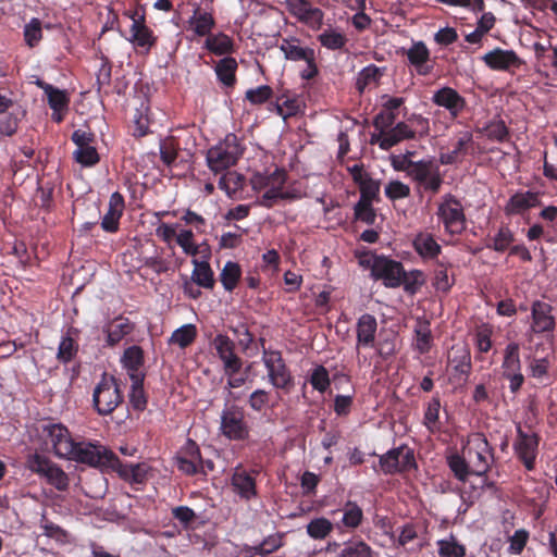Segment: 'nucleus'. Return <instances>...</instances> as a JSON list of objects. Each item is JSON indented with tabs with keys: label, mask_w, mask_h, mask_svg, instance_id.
Returning <instances> with one entry per match:
<instances>
[{
	"label": "nucleus",
	"mask_w": 557,
	"mask_h": 557,
	"mask_svg": "<svg viewBox=\"0 0 557 557\" xmlns=\"http://www.w3.org/2000/svg\"><path fill=\"white\" fill-rule=\"evenodd\" d=\"M287 172L275 169L272 173H255L250 178L255 191H263L257 203L271 209L282 201L293 202L306 196V191L298 181L287 183Z\"/></svg>",
	"instance_id": "f257e3e1"
},
{
	"label": "nucleus",
	"mask_w": 557,
	"mask_h": 557,
	"mask_svg": "<svg viewBox=\"0 0 557 557\" xmlns=\"http://www.w3.org/2000/svg\"><path fill=\"white\" fill-rule=\"evenodd\" d=\"M242 147L235 134H228L224 140L211 147L207 152V164L214 173L223 172L235 165L242 157Z\"/></svg>",
	"instance_id": "f03ea898"
},
{
	"label": "nucleus",
	"mask_w": 557,
	"mask_h": 557,
	"mask_svg": "<svg viewBox=\"0 0 557 557\" xmlns=\"http://www.w3.org/2000/svg\"><path fill=\"white\" fill-rule=\"evenodd\" d=\"M25 466L29 471L44 479L47 484L53 486L55 490L65 492L69 488V475L49 457L38 453L29 454L26 458Z\"/></svg>",
	"instance_id": "7ed1b4c3"
},
{
	"label": "nucleus",
	"mask_w": 557,
	"mask_h": 557,
	"mask_svg": "<svg viewBox=\"0 0 557 557\" xmlns=\"http://www.w3.org/2000/svg\"><path fill=\"white\" fill-rule=\"evenodd\" d=\"M468 445L463 448V454L473 470V475L485 476L494 462V448L481 432L471 434L468 438Z\"/></svg>",
	"instance_id": "20e7f679"
},
{
	"label": "nucleus",
	"mask_w": 557,
	"mask_h": 557,
	"mask_svg": "<svg viewBox=\"0 0 557 557\" xmlns=\"http://www.w3.org/2000/svg\"><path fill=\"white\" fill-rule=\"evenodd\" d=\"M436 215L443 224L447 234L455 236L460 235L467 227V219L461 201L453 194L442 196Z\"/></svg>",
	"instance_id": "39448f33"
},
{
	"label": "nucleus",
	"mask_w": 557,
	"mask_h": 557,
	"mask_svg": "<svg viewBox=\"0 0 557 557\" xmlns=\"http://www.w3.org/2000/svg\"><path fill=\"white\" fill-rule=\"evenodd\" d=\"M123 401L117 380L103 373L92 393L94 408L100 416L111 414Z\"/></svg>",
	"instance_id": "423d86ee"
},
{
	"label": "nucleus",
	"mask_w": 557,
	"mask_h": 557,
	"mask_svg": "<svg viewBox=\"0 0 557 557\" xmlns=\"http://www.w3.org/2000/svg\"><path fill=\"white\" fill-rule=\"evenodd\" d=\"M379 467L380 469L373 467V470L385 475H395L417 470L418 463L413 449L403 444L381 455L379 457Z\"/></svg>",
	"instance_id": "0eeeda50"
},
{
	"label": "nucleus",
	"mask_w": 557,
	"mask_h": 557,
	"mask_svg": "<svg viewBox=\"0 0 557 557\" xmlns=\"http://www.w3.org/2000/svg\"><path fill=\"white\" fill-rule=\"evenodd\" d=\"M220 418V432L224 437L237 442L249 437L250 426L243 407L236 404L225 405Z\"/></svg>",
	"instance_id": "6e6552de"
},
{
	"label": "nucleus",
	"mask_w": 557,
	"mask_h": 557,
	"mask_svg": "<svg viewBox=\"0 0 557 557\" xmlns=\"http://www.w3.org/2000/svg\"><path fill=\"white\" fill-rule=\"evenodd\" d=\"M116 455L99 443L76 442L69 460L85 463L90 467H113Z\"/></svg>",
	"instance_id": "1a4fd4ad"
},
{
	"label": "nucleus",
	"mask_w": 557,
	"mask_h": 557,
	"mask_svg": "<svg viewBox=\"0 0 557 557\" xmlns=\"http://www.w3.org/2000/svg\"><path fill=\"white\" fill-rule=\"evenodd\" d=\"M262 361L272 386L286 393L290 392L294 386V376L283 359L282 352L263 347Z\"/></svg>",
	"instance_id": "9d476101"
},
{
	"label": "nucleus",
	"mask_w": 557,
	"mask_h": 557,
	"mask_svg": "<svg viewBox=\"0 0 557 557\" xmlns=\"http://www.w3.org/2000/svg\"><path fill=\"white\" fill-rule=\"evenodd\" d=\"M403 265L400 261L375 255L370 264L371 276L375 281H382L387 288H398L401 286Z\"/></svg>",
	"instance_id": "9b49d317"
},
{
	"label": "nucleus",
	"mask_w": 557,
	"mask_h": 557,
	"mask_svg": "<svg viewBox=\"0 0 557 557\" xmlns=\"http://www.w3.org/2000/svg\"><path fill=\"white\" fill-rule=\"evenodd\" d=\"M540 435L535 432L524 431L520 424H517V437L512 448L517 458L522 462L528 471L535 469V460L539 454Z\"/></svg>",
	"instance_id": "f8f14e48"
},
{
	"label": "nucleus",
	"mask_w": 557,
	"mask_h": 557,
	"mask_svg": "<svg viewBox=\"0 0 557 557\" xmlns=\"http://www.w3.org/2000/svg\"><path fill=\"white\" fill-rule=\"evenodd\" d=\"M125 14L133 22L129 29V41L134 45V47L143 49L144 53H149L150 50L157 45L158 37L146 24L145 10L143 9L141 12H139V10H135L134 12H127Z\"/></svg>",
	"instance_id": "ddd939ff"
},
{
	"label": "nucleus",
	"mask_w": 557,
	"mask_h": 557,
	"mask_svg": "<svg viewBox=\"0 0 557 557\" xmlns=\"http://www.w3.org/2000/svg\"><path fill=\"white\" fill-rule=\"evenodd\" d=\"M553 306L542 300H534L531 305L530 332L534 335L553 337L556 329V319L553 315Z\"/></svg>",
	"instance_id": "4468645a"
},
{
	"label": "nucleus",
	"mask_w": 557,
	"mask_h": 557,
	"mask_svg": "<svg viewBox=\"0 0 557 557\" xmlns=\"http://www.w3.org/2000/svg\"><path fill=\"white\" fill-rule=\"evenodd\" d=\"M174 460L180 472L188 476L197 475L202 465V456L198 444L188 438L176 453Z\"/></svg>",
	"instance_id": "2eb2a0df"
},
{
	"label": "nucleus",
	"mask_w": 557,
	"mask_h": 557,
	"mask_svg": "<svg viewBox=\"0 0 557 557\" xmlns=\"http://www.w3.org/2000/svg\"><path fill=\"white\" fill-rule=\"evenodd\" d=\"M42 431L50 441L54 455L67 459L76 444L69 429L62 423H49L44 425Z\"/></svg>",
	"instance_id": "dca6fc26"
},
{
	"label": "nucleus",
	"mask_w": 557,
	"mask_h": 557,
	"mask_svg": "<svg viewBox=\"0 0 557 557\" xmlns=\"http://www.w3.org/2000/svg\"><path fill=\"white\" fill-rule=\"evenodd\" d=\"M286 9L300 23L313 30L321 28L324 13L320 8L312 7L309 0H286Z\"/></svg>",
	"instance_id": "f3484780"
},
{
	"label": "nucleus",
	"mask_w": 557,
	"mask_h": 557,
	"mask_svg": "<svg viewBox=\"0 0 557 557\" xmlns=\"http://www.w3.org/2000/svg\"><path fill=\"white\" fill-rule=\"evenodd\" d=\"M388 111L386 113H380L374 119V126L380 131L379 135H373L372 143L377 144L383 150H388L399 141L400 137L394 132L392 125L394 124V115L389 109H398L399 107H386Z\"/></svg>",
	"instance_id": "a211bd4d"
},
{
	"label": "nucleus",
	"mask_w": 557,
	"mask_h": 557,
	"mask_svg": "<svg viewBox=\"0 0 557 557\" xmlns=\"http://www.w3.org/2000/svg\"><path fill=\"white\" fill-rule=\"evenodd\" d=\"M448 363L453 367L451 382L466 383L472 369L471 354L467 345H454L448 355Z\"/></svg>",
	"instance_id": "6ab92c4d"
},
{
	"label": "nucleus",
	"mask_w": 557,
	"mask_h": 557,
	"mask_svg": "<svg viewBox=\"0 0 557 557\" xmlns=\"http://www.w3.org/2000/svg\"><path fill=\"white\" fill-rule=\"evenodd\" d=\"M112 470L115 471L123 481L132 485H145L152 475V468L148 463H125L122 462L117 456L114 459Z\"/></svg>",
	"instance_id": "aec40b11"
},
{
	"label": "nucleus",
	"mask_w": 557,
	"mask_h": 557,
	"mask_svg": "<svg viewBox=\"0 0 557 557\" xmlns=\"http://www.w3.org/2000/svg\"><path fill=\"white\" fill-rule=\"evenodd\" d=\"M485 65L493 71L513 72L523 64L513 50L495 48L482 57Z\"/></svg>",
	"instance_id": "412c9836"
},
{
	"label": "nucleus",
	"mask_w": 557,
	"mask_h": 557,
	"mask_svg": "<svg viewBox=\"0 0 557 557\" xmlns=\"http://www.w3.org/2000/svg\"><path fill=\"white\" fill-rule=\"evenodd\" d=\"M257 471H247L243 466H237L231 476V485L242 499L251 500L258 496L256 476Z\"/></svg>",
	"instance_id": "4be33fe9"
},
{
	"label": "nucleus",
	"mask_w": 557,
	"mask_h": 557,
	"mask_svg": "<svg viewBox=\"0 0 557 557\" xmlns=\"http://www.w3.org/2000/svg\"><path fill=\"white\" fill-rule=\"evenodd\" d=\"M377 332L376 318L370 313L361 314L356 323V351L358 356L362 348H374Z\"/></svg>",
	"instance_id": "5701e85b"
},
{
	"label": "nucleus",
	"mask_w": 557,
	"mask_h": 557,
	"mask_svg": "<svg viewBox=\"0 0 557 557\" xmlns=\"http://www.w3.org/2000/svg\"><path fill=\"white\" fill-rule=\"evenodd\" d=\"M125 209V200L121 193L114 191L109 199L108 210L101 219V228L114 234L120 230V220Z\"/></svg>",
	"instance_id": "b1692460"
},
{
	"label": "nucleus",
	"mask_w": 557,
	"mask_h": 557,
	"mask_svg": "<svg viewBox=\"0 0 557 557\" xmlns=\"http://www.w3.org/2000/svg\"><path fill=\"white\" fill-rule=\"evenodd\" d=\"M211 344L223 363V369L226 368L230 372H233L243 361L235 352V343L226 334L215 335Z\"/></svg>",
	"instance_id": "393cba45"
},
{
	"label": "nucleus",
	"mask_w": 557,
	"mask_h": 557,
	"mask_svg": "<svg viewBox=\"0 0 557 557\" xmlns=\"http://www.w3.org/2000/svg\"><path fill=\"white\" fill-rule=\"evenodd\" d=\"M542 205L540 194L532 190L513 194L505 206L506 215L522 214L531 208Z\"/></svg>",
	"instance_id": "a878e982"
},
{
	"label": "nucleus",
	"mask_w": 557,
	"mask_h": 557,
	"mask_svg": "<svg viewBox=\"0 0 557 557\" xmlns=\"http://www.w3.org/2000/svg\"><path fill=\"white\" fill-rule=\"evenodd\" d=\"M121 363L131 380H134V376L137 379L146 377V373L141 370L145 363V354L140 346L127 347L121 357Z\"/></svg>",
	"instance_id": "bb28decb"
},
{
	"label": "nucleus",
	"mask_w": 557,
	"mask_h": 557,
	"mask_svg": "<svg viewBox=\"0 0 557 557\" xmlns=\"http://www.w3.org/2000/svg\"><path fill=\"white\" fill-rule=\"evenodd\" d=\"M406 55L419 75L425 76L433 71V64L430 63V50L423 41L413 42Z\"/></svg>",
	"instance_id": "cd10ccee"
},
{
	"label": "nucleus",
	"mask_w": 557,
	"mask_h": 557,
	"mask_svg": "<svg viewBox=\"0 0 557 557\" xmlns=\"http://www.w3.org/2000/svg\"><path fill=\"white\" fill-rule=\"evenodd\" d=\"M412 247L424 261L436 260L442 253L441 245L434 235L428 232L418 233L412 240Z\"/></svg>",
	"instance_id": "c85d7f7f"
},
{
	"label": "nucleus",
	"mask_w": 557,
	"mask_h": 557,
	"mask_svg": "<svg viewBox=\"0 0 557 557\" xmlns=\"http://www.w3.org/2000/svg\"><path fill=\"white\" fill-rule=\"evenodd\" d=\"M156 123V113L151 107H136L132 119V135L141 138L152 133L151 126Z\"/></svg>",
	"instance_id": "c756f323"
},
{
	"label": "nucleus",
	"mask_w": 557,
	"mask_h": 557,
	"mask_svg": "<svg viewBox=\"0 0 557 557\" xmlns=\"http://www.w3.org/2000/svg\"><path fill=\"white\" fill-rule=\"evenodd\" d=\"M278 48L283 52L284 58L293 62L306 61L315 53L312 48L302 47L301 40L295 36L282 38Z\"/></svg>",
	"instance_id": "7c9ffc66"
},
{
	"label": "nucleus",
	"mask_w": 557,
	"mask_h": 557,
	"mask_svg": "<svg viewBox=\"0 0 557 557\" xmlns=\"http://www.w3.org/2000/svg\"><path fill=\"white\" fill-rule=\"evenodd\" d=\"M135 329V324L127 318L117 317L106 330L107 344L110 347L117 345L125 336L129 335Z\"/></svg>",
	"instance_id": "2f4dec72"
},
{
	"label": "nucleus",
	"mask_w": 557,
	"mask_h": 557,
	"mask_svg": "<svg viewBox=\"0 0 557 557\" xmlns=\"http://www.w3.org/2000/svg\"><path fill=\"white\" fill-rule=\"evenodd\" d=\"M78 334V331L74 327L67 330V332L62 336L59 347L57 359L61 363L71 362L78 352V343L74 338L75 335Z\"/></svg>",
	"instance_id": "473e14b6"
},
{
	"label": "nucleus",
	"mask_w": 557,
	"mask_h": 557,
	"mask_svg": "<svg viewBox=\"0 0 557 557\" xmlns=\"http://www.w3.org/2000/svg\"><path fill=\"white\" fill-rule=\"evenodd\" d=\"M237 69V61L233 57H224L219 60L214 66L219 82L225 87H233L236 84Z\"/></svg>",
	"instance_id": "72a5a7b5"
},
{
	"label": "nucleus",
	"mask_w": 557,
	"mask_h": 557,
	"mask_svg": "<svg viewBox=\"0 0 557 557\" xmlns=\"http://www.w3.org/2000/svg\"><path fill=\"white\" fill-rule=\"evenodd\" d=\"M385 69L379 67L375 64H370L363 67L359 73L356 82V88L360 94L366 89L374 88L379 85L380 79L384 74Z\"/></svg>",
	"instance_id": "f704fd0d"
},
{
	"label": "nucleus",
	"mask_w": 557,
	"mask_h": 557,
	"mask_svg": "<svg viewBox=\"0 0 557 557\" xmlns=\"http://www.w3.org/2000/svg\"><path fill=\"white\" fill-rule=\"evenodd\" d=\"M189 24L197 36L208 37L215 27V20L210 12L197 8L189 18Z\"/></svg>",
	"instance_id": "c9c22d12"
},
{
	"label": "nucleus",
	"mask_w": 557,
	"mask_h": 557,
	"mask_svg": "<svg viewBox=\"0 0 557 557\" xmlns=\"http://www.w3.org/2000/svg\"><path fill=\"white\" fill-rule=\"evenodd\" d=\"M516 237L513 232L507 225H502L494 236H488L485 243L487 249L496 252L509 250Z\"/></svg>",
	"instance_id": "e433bc0d"
},
{
	"label": "nucleus",
	"mask_w": 557,
	"mask_h": 557,
	"mask_svg": "<svg viewBox=\"0 0 557 557\" xmlns=\"http://www.w3.org/2000/svg\"><path fill=\"white\" fill-rule=\"evenodd\" d=\"M446 462L456 480L466 483L470 475H473L472 468L466 457L458 453L450 454L446 458Z\"/></svg>",
	"instance_id": "4c0bfd02"
},
{
	"label": "nucleus",
	"mask_w": 557,
	"mask_h": 557,
	"mask_svg": "<svg viewBox=\"0 0 557 557\" xmlns=\"http://www.w3.org/2000/svg\"><path fill=\"white\" fill-rule=\"evenodd\" d=\"M205 48L215 55H224L234 51L233 39L224 34L209 35L205 41Z\"/></svg>",
	"instance_id": "58836bf2"
},
{
	"label": "nucleus",
	"mask_w": 557,
	"mask_h": 557,
	"mask_svg": "<svg viewBox=\"0 0 557 557\" xmlns=\"http://www.w3.org/2000/svg\"><path fill=\"white\" fill-rule=\"evenodd\" d=\"M440 410L441 398L438 395H435L428 403L423 414V425L432 434L437 433L442 430V424L440 422Z\"/></svg>",
	"instance_id": "ea45409f"
},
{
	"label": "nucleus",
	"mask_w": 557,
	"mask_h": 557,
	"mask_svg": "<svg viewBox=\"0 0 557 557\" xmlns=\"http://www.w3.org/2000/svg\"><path fill=\"white\" fill-rule=\"evenodd\" d=\"M425 274L422 270L413 269L406 271L403 267V274H400L401 286L406 294L413 296L425 284Z\"/></svg>",
	"instance_id": "a19ab883"
},
{
	"label": "nucleus",
	"mask_w": 557,
	"mask_h": 557,
	"mask_svg": "<svg viewBox=\"0 0 557 557\" xmlns=\"http://www.w3.org/2000/svg\"><path fill=\"white\" fill-rule=\"evenodd\" d=\"M471 134L466 133L463 136L458 138L451 150L440 152V162L445 165L458 162L461 157L466 156L468 145L471 143Z\"/></svg>",
	"instance_id": "79ce46f5"
},
{
	"label": "nucleus",
	"mask_w": 557,
	"mask_h": 557,
	"mask_svg": "<svg viewBox=\"0 0 557 557\" xmlns=\"http://www.w3.org/2000/svg\"><path fill=\"white\" fill-rule=\"evenodd\" d=\"M282 536L272 534L265 537L259 545L245 549V557H265L282 547Z\"/></svg>",
	"instance_id": "37998d69"
},
{
	"label": "nucleus",
	"mask_w": 557,
	"mask_h": 557,
	"mask_svg": "<svg viewBox=\"0 0 557 557\" xmlns=\"http://www.w3.org/2000/svg\"><path fill=\"white\" fill-rule=\"evenodd\" d=\"M193 263L195 265L191 275L193 282L199 287L213 288L214 278L210 264L207 261H198L196 259L193 260Z\"/></svg>",
	"instance_id": "c03bdc74"
},
{
	"label": "nucleus",
	"mask_w": 557,
	"mask_h": 557,
	"mask_svg": "<svg viewBox=\"0 0 557 557\" xmlns=\"http://www.w3.org/2000/svg\"><path fill=\"white\" fill-rule=\"evenodd\" d=\"M374 552L363 540H350L344 543L343 548L337 553V557H373Z\"/></svg>",
	"instance_id": "a18cd8bd"
},
{
	"label": "nucleus",
	"mask_w": 557,
	"mask_h": 557,
	"mask_svg": "<svg viewBox=\"0 0 557 557\" xmlns=\"http://www.w3.org/2000/svg\"><path fill=\"white\" fill-rule=\"evenodd\" d=\"M363 521V511L361 507L351 500H348L343 508L342 524L349 530L357 529Z\"/></svg>",
	"instance_id": "49530a36"
},
{
	"label": "nucleus",
	"mask_w": 557,
	"mask_h": 557,
	"mask_svg": "<svg viewBox=\"0 0 557 557\" xmlns=\"http://www.w3.org/2000/svg\"><path fill=\"white\" fill-rule=\"evenodd\" d=\"M242 276V269L237 262L227 261L220 273V281L227 292H233Z\"/></svg>",
	"instance_id": "de8ad7c7"
},
{
	"label": "nucleus",
	"mask_w": 557,
	"mask_h": 557,
	"mask_svg": "<svg viewBox=\"0 0 557 557\" xmlns=\"http://www.w3.org/2000/svg\"><path fill=\"white\" fill-rule=\"evenodd\" d=\"M503 372L521 371L520 346L516 342L509 343L504 350L502 362Z\"/></svg>",
	"instance_id": "09e8293b"
},
{
	"label": "nucleus",
	"mask_w": 557,
	"mask_h": 557,
	"mask_svg": "<svg viewBox=\"0 0 557 557\" xmlns=\"http://www.w3.org/2000/svg\"><path fill=\"white\" fill-rule=\"evenodd\" d=\"M307 534L313 540H324L334 530V524L324 517L312 519L306 525Z\"/></svg>",
	"instance_id": "8fccbe9b"
},
{
	"label": "nucleus",
	"mask_w": 557,
	"mask_h": 557,
	"mask_svg": "<svg viewBox=\"0 0 557 557\" xmlns=\"http://www.w3.org/2000/svg\"><path fill=\"white\" fill-rule=\"evenodd\" d=\"M455 284L454 276L448 275V267L442 262L436 261L433 276V286L437 292L448 293Z\"/></svg>",
	"instance_id": "3c124183"
},
{
	"label": "nucleus",
	"mask_w": 557,
	"mask_h": 557,
	"mask_svg": "<svg viewBox=\"0 0 557 557\" xmlns=\"http://www.w3.org/2000/svg\"><path fill=\"white\" fill-rule=\"evenodd\" d=\"M197 337V327L194 324H184L176 329L170 339V344L178 345L181 348H186L191 345Z\"/></svg>",
	"instance_id": "603ef678"
},
{
	"label": "nucleus",
	"mask_w": 557,
	"mask_h": 557,
	"mask_svg": "<svg viewBox=\"0 0 557 557\" xmlns=\"http://www.w3.org/2000/svg\"><path fill=\"white\" fill-rule=\"evenodd\" d=\"M129 392V403L134 410L144 411L147 407V396L144 391L145 379L134 376Z\"/></svg>",
	"instance_id": "864d4df0"
},
{
	"label": "nucleus",
	"mask_w": 557,
	"mask_h": 557,
	"mask_svg": "<svg viewBox=\"0 0 557 557\" xmlns=\"http://www.w3.org/2000/svg\"><path fill=\"white\" fill-rule=\"evenodd\" d=\"M438 555L441 557H465L466 547L459 544L454 535L437 541Z\"/></svg>",
	"instance_id": "5fc2aeb1"
},
{
	"label": "nucleus",
	"mask_w": 557,
	"mask_h": 557,
	"mask_svg": "<svg viewBox=\"0 0 557 557\" xmlns=\"http://www.w3.org/2000/svg\"><path fill=\"white\" fill-rule=\"evenodd\" d=\"M36 84L44 91V96L48 100V104H67L70 101L69 94L66 90L59 89L51 84H48L41 79H37Z\"/></svg>",
	"instance_id": "6e6d98bb"
},
{
	"label": "nucleus",
	"mask_w": 557,
	"mask_h": 557,
	"mask_svg": "<svg viewBox=\"0 0 557 557\" xmlns=\"http://www.w3.org/2000/svg\"><path fill=\"white\" fill-rule=\"evenodd\" d=\"M414 334H416V343H414L416 349L421 355L429 352L431 349V346H432V341H433L429 322L420 323L418 325V327H416Z\"/></svg>",
	"instance_id": "4d7b16f0"
},
{
	"label": "nucleus",
	"mask_w": 557,
	"mask_h": 557,
	"mask_svg": "<svg viewBox=\"0 0 557 557\" xmlns=\"http://www.w3.org/2000/svg\"><path fill=\"white\" fill-rule=\"evenodd\" d=\"M492 335H493V329L487 323H483L475 329L474 344L480 352L486 354L491 350L492 345H493Z\"/></svg>",
	"instance_id": "13d9d810"
},
{
	"label": "nucleus",
	"mask_w": 557,
	"mask_h": 557,
	"mask_svg": "<svg viewBox=\"0 0 557 557\" xmlns=\"http://www.w3.org/2000/svg\"><path fill=\"white\" fill-rule=\"evenodd\" d=\"M309 383L313 389L322 394L325 393L331 385V379L327 369L322 364L317 366L309 376Z\"/></svg>",
	"instance_id": "bf43d9fd"
},
{
	"label": "nucleus",
	"mask_w": 557,
	"mask_h": 557,
	"mask_svg": "<svg viewBox=\"0 0 557 557\" xmlns=\"http://www.w3.org/2000/svg\"><path fill=\"white\" fill-rule=\"evenodd\" d=\"M319 42L330 49V50H339L342 49L346 42L347 38L344 34L335 32L333 29H326L318 36Z\"/></svg>",
	"instance_id": "052dcab7"
},
{
	"label": "nucleus",
	"mask_w": 557,
	"mask_h": 557,
	"mask_svg": "<svg viewBox=\"0 0 557 557\" xmlns=\"http://www.w3.org/2000/svg\"><path fill=\"white\" fill-rule=\"evenodd\" d=\"M436 166L437 165L429 160L413 161L408 176L420 185L428 178Z\"/></svg>",
	"instance_id": "680f3d73"
},
{
	"label": "nucleus",
	"mask_w": 557,
	"mask_h": 557,
	"mask_svg": "<svg viewBox=\"0 0 557 557\" xmlns=\"http://www.w3.org/2000/svg\"><path fill=\"white\" fill-rule=\"evenodd\" d=\"M360 190V201L373 202L379 199L380 184L370 175L358 184Z\"/></svg>",
	"instance_id": "e2e57ef3"
},
{
	"label": "nucleus",
	"mask_w": 557,
	"mask_h": 557,
	"mask_svg": "<svg viewBox=\"0 0 557 557\" xmlns=\"http://www.w3.org/2000/svg\"><path fill=\"white\" fill-rule=\"evenodd\" d=\"M10 107H0V134L12 136L18 125V117L9 111Z\"/></svg>",
	"instance_id": "0e129e2a"
},
{
	"label": "nucleus",
	"mask_w": 557,
	"mask_h": 557,
	"mask_svg": "<svg viewBox=\"0 0 557 557\" xmlns=\"http://www.w3.org/2000/svg\"><path fill=\"white\" fill-rule=\"evenodd\" d=\"M42 38L41 22L39 18H32L24 27V39L28 47L33 48L39 44Z\"/></svg>",
	"instance_id": "69168bd1"
},
{
	"label": "nucleus",
	"mask_w": 557,
	"mask_h": 557,
	"mask_svg": "<svg viewBox=\"0 0 557 557\" xmlns=\"http://www.w3.org/2000/svg\"><path fill=\"white\" fill-rule=\"evenodd\" d=\"M355 219L361 221L368 225L374 224L376 220V212L372 207V202L360 201L355 205L354 208Z\"/></svg>",
	"instance_id": "338daca9"
},
{
	"label": "nucleus",
	"mask_w": 557,
	"mask_h": 557,
	"mask_svg": "<svg viewBox=\"0 0 557 557\" xmlns=\"http://www.w3.org/2000/svg\"><path fill=\"white\" fill-rule=\"evenodd\" d=\"M434 104H463L462 97L450 87H443L433 95Z\"/></svg>",
	"instance_id": "774afa93"
}]
</instances>
